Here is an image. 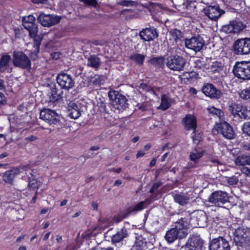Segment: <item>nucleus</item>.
Instances as JSON below:
<instances>
[{"mask_svg": "<svg viewBox=\"0 0 250 250\" xmlns=\"http://www.w3.org/2000/svg\"><path fill=\"white\" fill-rule=\"evenodd\" d=\"M108 96L110 100L112 101L113 105L115 108L119 110H122L127 107L126 98L125 96L119 94L118 91H109Z\"/></svg>", "mask_w": 250, "mask_h": 250, "instance_id": "4", "label": "nucleus"}, {"mask_svg": "<svg viewBox=\"0 0 250 250\" xmlns=\"http://www.w3.org/2000/svg\"><path fill=\"white\" fill-rule=\"evenodd\" d=\"M233 51L235 54L237 55H244V48H233Z\"/></svg>", "mask_w": 250, "mask_h": 250, "instance_id": "52", "label": "nucleus"}, {"mask_svg": "<svg viewBox=\"0 0 250 250\" xmlns=\"http://www.w3.org/2000/svg\"><path fill=\"white\" fill-rule=\"evenodd\" d=\"M61 19L59 16L45 14L43 12L40 13L37 17V21L42 26L49 27L58 23Z\"/></svg>", "mask_w": 250, "mask_h": 250, "instance_id": "5", "label": "nucleus"}, {"mask_svg": "<svg viewBox=\"0 0 250 250\" xmlns=\"http://www.w3.org/2000/svg\"><path fill=\"white\" fill-rule=\"evenodd\" d=\"M243 130L244 133L250 136V122L246 123L244 125Z\"/></svg>", "mask_w": 250, "mask_h": 250, "instance_id": "50", "label": "nucleus"}, {"mask_svg": "<svg viewBox=\"0 0 250 250\" xmlns=\"http://www.w3.org/2000/svg\"><path fill=\"white\" fill-rule=\"evenodd\" d=\"M56 240L57 242L61 243L62 241V237L60 235H57Z\"/></svg>", "mask_w": 250, "mask_h": 250, "instance_id": "64", "label": "nucleus"}, {"mask_svg": "<svg viewBox=\"0 0 250 250\" xmlns=\"http://www.w3.org/2000/svg\"><path fill=\"white\" fill-rule=\"evenodd\" d=\"M13 62L15 66L24 69L31 67V62L28 57L21 52H15Z\"/></svg>", "mask_w": 250, "mask_h": 250, "instance_id": "7", "label": "nucleus"}, {"mask_svg": "<svg viewBox=\"0 0 250 250\" xmlns=\"http://www.w3.org/2000/svg\"><path fill=\"white\" fill-rule=\"evenodd\" d=\"M151 62L152 63L160 66L163 64L164 60L163 58H155L152 59Z\"/></svg>", "mask_w": 250, "mask_h": 250, "instance_id": "48", "label": "nucleus"}, {"mask_svg": "<svg viewBox=\"0 0 250 250\" xmlns=\"http://www.w3.org/2000/svg\"><path fill=\"white\" fill-rule=\"evenodd\" d=\"M172 100L166 95H163L161 98V104L159 107L163 110H167L170 106Z\"/></svg>", "mask_w": 250, "mask_h": 250, "instance_id": "36", "label": "nucleus"}, {"mask_svg": "<svg viewBox=\"0 0 250 250\" xmlns=\"http://www.w3.org/2000/svg\"><path fill=\"white\" fill-rule=\"evenodd\" d=\"M28 177V187L31 190H36L40 186L41 183L35 179L34 175V171L31 169L29 165L25 166L24 171Z\"/></svg>", "mask_w": 250, "mask_h": 250, "instance_id": "17", "label": "nucleus"}, {"mask_svg": "<svg viewBox=\"0 0 250 250\" xmlns=\"http://www.w3.org/2000/svg\"><path fill=\"white\" fill-rule=\"evenodd\" d=\"M146 248V240L141 235L136 237L131 250H145Z\"/></svg>", "mask_w": 250, "mask_h": 250, "instance_id": "27", "label": "nucleus"}, {"mask_svg": "<svg viewBox=\"0 0 250 250\" xmlns=\"http://www.w3.org/2000/svg\"><path fill=\"white\" fill-rule=\"evenodd\" d=\"M233 47H250V38H245L237 40Z\"/></svg>", "mask_w": 250, "mask_h": 250, "instance_id": "38", "label": "nucleus"}, {"mask_svg": "<svg viewBox=\"0 0 250 250\" xmlns=\"http://www.w3.org/2000/svg\"><path fill=\"white\" fill-rule=\"evenodd\" d=\"M156 159H155V158L153 159L150 162L149 166L150 167H152L154 166L156 164Z\"/></svg>", "mask_w": 250, "mask_h": 250, "instance_id": "59", "label": "nucleus"}, {"mask_svg": "<svg viewBox=\"0 0 250 250\" xmlns=\"http://www.w3.org/2000/svg\"><path fill=\"white\" fill-rule=\"evenodd\" d=\"M138 87H139L140 89H142L143 90L150 92V93H152L153 95L156 94L155 91L153 88L150 87V86H148L145 83H140V85L138 86Z\"/></svg>", "mask_w": 250, "mask_h": 250, "instance_id": "43", "label": "nucleus"}, {"mask_svg": "<svg viewBox=\"0 0 250 250\" xmlns=\"http://www.w3.org/2000/svg\"><path fill=\"white\" fill-rule=\"evenodd\" d=\"M205 14L210 19L216 20L225 12L218 6H209L204 9Z\"/></svg>", "mask_w": 250, "mask_h": 250, "instance_id": "18", "label": "nucleus"}, {"mask_svg": "<svg viewBox=\"0 0 250 250\" xmlns=\"http://www.w3.org/2000/svg\"><path fill=\"white\" fill-rule=\"evenodd\" d=\"M214 129L229 139H232L234 137V132L232 127L226 122L216 124L214 126Z\"/></svg>", "mask_w": 250, "mask_h": 250, "instance_id": "11", "label": "nucleus"}, {"mask_svg": "<svg viewBox=\"0 0 250 250\" xmlns=\"http://www.w3.org/2000/svg\"><path fill=\"white\" fill-rule=\"evenodd\" d=\"M227 183L230 185H234L237 184L239 179L235 176H233L227 178Z\"/></svg>", "mask_w": 250, "mask_h": 250, "instance_id": "47", "label": "nucleus"}, {"mask_svg": "<svg viewBox=\"0 0 250 250\" xmlns=\"http://www.w3.org/2000/svg\"><path fill=\"white\" fill-rule=\"evenodd\" d=\"M61 53L58 52H56L54 53H53L51 54L52 58L54 60H57L60 58V56L61 55Z\"/></svg>", "mask_w": 250, "mask_h": 250, "instance_id": "55", "label": "nucleus"}, {"mask_svg": "<svg viewBox=\"0 0 250 250\" xmlns=\"http://www.w3.org/2000/svg\"><path fill=\"white\" fill-rule=\"evenodd\" d=\"M81 2L84 3L87 5L95 7L97 5L96 0H79Z\"/></svg>", "mask_w": 250, "mask_h": 250, "instance_id": "49", "label": "nucleus"}, {"mask_svg": "<svg viewBox=\"0 0 250 250\" xmlns=\"http://www.w3.org/2000/svg\"><path fill=\"white\" fill-rule=\"evenodd\" d=\"M132 58L140 64H142L144 60V56L141 54L134 55L132 56Z\"/></svg>", "mask_w": 250, "mask_h": 250, "instance_id": "46", "label": "nucleus"}, {"mask_svg": "<svg viewBox=\"0 0 250 250\" xmlns=\"http://www.w3.org/2000/svg\"><path fill=\"white\" fill-rule=\"evenodd\" d=\"M11 60L9 55H4L1 58V68L2 66H7Z\"/></svg>", "mask_w": 250, "mask_h": 250, "instance_id": "44", "label": "nucleus"}, {"mask_svg": "<svg viewBox=\"0 0 250 250\" xmlns=\"http://www.w3.org/2000/svg\"><path fill=\"white\" fill-rule=\"evenodd\" d=\"M169 40L171 43V45H175L179 41H180L182 37L181 32L176 29H173L169 31Z\"/></svg>", "mask_w": 250, "mask_h": 250, "instance_id": "29", "label": "nucleus"}, {"mask_svg": "<svg viewBox=\"0 0 250 250\" xmlns=\"http://www.w3.org/2000/svg\"><path fill=\"white\" fill-rule=\"evenodd\" d=\"M189 92L192 95H196L197 92L196 89L193 87H191L190 88Z\"/></svg>", "mask_w": 250, "mask_h": 250, "instance_id": "58", "label": "nucleus"}, {"mask_svg": "<svg viewBox=\"0 0 250 250\" xmlns=\"http://www.w3.org/2000/svg\"><path fill=\"white\" fill-rule=\"evenodd\" d=\"M185 44L186 47H203L205 45V41L200 36L192 37L191 38L186 39Z\"/></svg>", "mask_w": 250, "mask_h": 250, "instance_id": "25", "label": "nucleus"}, {"mask_svg": "<svg viewBox=\"0 0 250 250\" xmlns=\"http://www.w3.org/2000/svg\"><path fill=\"white\" fill-rule=\"evenodd\" d=\"M221 64L217 61L212 62L211 59L208 60L206 63H202L200 61L197 62L196 67L205 70H210L212 72L219 71L221 67Z\"/></svg>", "mask_w": 250, "mask_h": 250, "instance_id": "16", "label": "nucleus"}, {"mask_svg": "<svg viewBox=\"0 0 250 250\" xmlns=\"http://www.w3.org/2000/svg\"><path fill=\"white\" fill-rule=\"evenodd\" d=\"M246 27V25L241 21H232L222 26V31L226 33H236L242 31Z\"/></svg>", "mask_w": 250, "mask_h": 250, "instance_id": "14", "label": "nucleus"}, {"mask_svg": "<svg viewBox=\"0 0 250 250\" xmlns=\"http://www.w3.org/2000/svg\"><path fill=\"white\" fill-rule=\"evenodd\" d=\"M239 95L241 98L250 101V89L242 90Z\"/></svg>", "mask_w": 250, "mask_h": 250, "instance_id": "42", "label": "nucleus"}, {"mask_svg": "<svg viewBox=\"0 0 250 250\" xmlns=\"http://www.w3.org/2000/svg\"><path fill=\"white\" fill-rule=\"evenodd\" d=\"M229 242L222 237L213 239L209 245L210 250H230Z\"/></svg>", "mask_w": 250, "mask_h": 250, "instance_id": "13", "label": "nucleus"}, {"mask_svg": "<svg viewBox=\"0 0 250 250\" xmlns=\"http://www.w3.org/2000/svg\"><path fill=\"white\" fill-rule=\"evenodd\" d=\"M233 239L237 245L245 243L250 247V230L247 227H241L233 232Z\"/></svg>", "mask_w": 250, "mask_h": 250, "instance_id": "2", "label": "nucleus"}, {"mask_svg": "<svg viewBox=\"0 0 250 250\" xmlns=\"http://www.w3.org/2000/svg\"><path fill=\"white\" fill-rule=\"evenodd\" d=\"M36 19L32 15L25 16L22 18V25L24 28H28L31 24L35 23Z\"/></svg>", "mask_w": 250, "mask_h": 250, "instance_id": "40", "label": "nucleus"}, {"mask_svg": "<svg viewBox=\"0 0 250 250\" xmlns=\"http://www.w3.org/2000/svg\"><path fill=\"white\" fill-rule=\"evenodd\" d=\"M101 64L100 59L95 55L91 56L87 61V65L95 69H97Z\"/></svg>", "mask_w": 250, "mask_h": 250, "instance_id": "34", "label": "nucleus"}, {"mask_svg": "<svg viewBox=\"0 0 250 250\" xmlns=\"http://www.w3.org/2000/svg\"><path fill=\"white\" fill-rule=\"evenodd\" d=\"M173 199L175 202L181 206L187 204L189 201V198L185 194H175L173 195Z\"/></svg>", "mask_w": 250, "mask_h": 250, "instance_id": "33", "label": "nucleus"}, {"mask_svg": "<svg viewBox=\"0 0 250 250\" xmlns=\"http://www.w3.org/2000/svg\"><path fill=\"white\" fill-rule=\"evenodd\" d=\"M122 183V182L121 180H117L114 184V185L115 186H120V185H121Z\"/></svg>", "mask_w": 250, "mask_h": 250, "instance_id": "61", "label": "nucleus"}, {"mask_svg": "<svg viewBox=\"0 0 250 250\" xmlns=\"http://www.w3.org/2000/svg\"><path fill=\"white\" fill-rule=\"evenodd\" d=\"M105 79V78L104 76L95 75L91 78L90 83L95 85H101L104 83Z\"/></svg>", "mask_w": 250, "mask_h": 250, "instance_id": "41", "label": "nucleus"}, {"mask_svg": "<svg viewBox=\"0 0 250 250\" xmlns=\"http://www.w3.org/2000/svg\"><path fill=\"white\" fill-rule=\"evenodd\" d=\"M233 74L241 79H250V62H237L233 69Z\"/></svg>", "mask_w": 250, "mask_h": 250, "instance_id": "3", "label": "nucleus"}, {"mask_svg": "<svg viewBox=\"0 0 250 250\" xmlns=\"http://www.w3.org/2000/svg\"><path fill=\"white\" fill-rule=\"evenodd\" d=\"M203 153L204 151L201 149H193L190 153V159L196 163L203 156Z\"/></svg>", "mask_w": 250, "mask_h": 250, "instance_id": "35", "label": "nucleus"}, {"mask_svg": "<svg viewBox=\"0 0 250 250\" xmlns=\"http://www.w3.org/2000/svg\"><path fill=\"white\" fill-rule=\"evenodd\" d=\"M40 118L49 125L56 124L60 121V118L59 114L55 111L47 108L43 109L41 111Z\"/></svg>", "mask_w": 250, "mask_h": 250, "instance_id": "9", "label": "nucleus"}, {"mask_svg": "<svg viewBox=\"0 0 250 250\" xmlns=\"http://www.w3.org/2000/svg\"><path fill=\"white\" fill-rule=\"evenodd\" d=\"M242 172L245 174L247 176L250 173V169L247 167H243L241 169Z\"/></svg>", "mask_w": 250, "mask_h": 250, "instance_id": "54", "label": "nucleus"}, {"mask_svg": "<svg viewBox=\"0 0 250 250\" xmlns=\"http://www.w3.org/2000/svg\"><path fill=\"white\" fill-rule=\"evenodd\" d=\"M207 110L213 116H216L219 119H222L224 116L223 112L220 109L217 108L213 106H208Z\"/></svg>", "mask_w": 250, "mask_h": 250, "instance_id": "39", "label": "nucleus"}, {"mask_svg": "<svg viewBox=\"0 0 250 250\" xmlns=\"http://www.w3.org/2000/svg\"><path fill=\"white\" fill-rule=\"evenodd\" d=\"M209 201L215 206L222 207L229 201V197L226 192L216 191L211 194L209 198Z\"/></svg>", "mask_w": 250, "mask_h": 250, "instance_id": "10", "label": "nucleus"}, {"mask_svg": "<svg viewBox=\"0 0 250 250\" xmlns=\"http://www.w3.org/2000/svg\"><path fill=\"white\" fill-rule=\"evenodd\" d=\"M39 51H38V48H35V49L33 51H31V54H30V57H31L32 59H33V60H35L36 59V57L37 56V54L38 53Z\"/></svg>", "mask_w": 250, "mask_h": 250, "instance_id": "53", "label": "nucleus"}, {"mask_svg": "<svg viewBox=\"0 0 250 250\" xmlns=\"http://www.w3.org/2000/svg\"><path fill=\"white\" fill-rule=\"evenodd\" d=\"M146 201H141L135 205L130 206L127 210L128 214H135L144 209Z\"/></svg>", "mask_w": 250, "mask_h": 250, "instance_id": "31", "label": "nucleus"}, {"mask_svg": "<svg viewBox=\"0 0 250 250\" xmlns=\"http://www.w3.org/2000/svg\"><path fill=\"white\" fill-rule=\"evenodd\" d=\"M161 185L162 183L160 182L154 184L150 190V193H153L155 192Z\"/></svg>", "mask_w": 250, "mask_h": 250, "instance_id": "51", "label": "nucleus"}, {"mask_svg": "<svg viewBox=\"0 0 250 250\" xmlns=\"http://www.w3.org/2000/svg\"><path fill=\"white\" fill-rule=\"evenodd\" d=\"M32 2L35 4H41L43 7L46 8L50 7V4L48 0H31Z\"/></svg>", "mask_w": 250, "mask_h": 250, "instance_id": "45", "label": "nucleus"}, {"mask_svg": "<svg viewBox=\"0 0 250 250\" xmlns=\"http://www.w3.org/2000/svg\"><path fill=\"white\" fill-rule=\"evenodd\" d=\"M128 235V230L126 228H122L117 233L114 234L112 237V242L116 244L122 241L125 238L127 237Z\"/></svg>", "mask_w": 250, "mask_h": 250, "instance_id": "28", "label": "nucleus"}, {"mask_svg": "<svg viewBox=\"0 0 250 250\" xmlns=\"http://www.w3.org/2000/svg\"><path fill=\"white\" fill-rule=\"evenodd\" d=\"M185 128L187 130H192L195 132L197 126V121L195 116L193 114H188L183 119Z\"/></svg>", "mask_w": 250, "mask_h": 250, "instance_id": "23", "label": "nucleus"}, {"mask_svg": "<svg viewBox=\"0 0 250 250\" xmlns=\"http://www.w3.org/2000/svg\"><path fill=\"white\" fill-rule=\"evenodd\" d=\"M203 241L199 236H193L188 238L185 246V250H202Z\"/></svg>", "mask_w": 250, "mask_h": 250, "instance_id": "15", "label": "nucleus"}, {"mask_svg": "<svg viewBox=\"0 0 250 250\" xmlns=\"http://www.w3.org/2000/svg\"><path fill=\"white\" fill-rule=\"evenodd\" d=\"M62 92L54 87L51 89L50 92L48 94L50 102H54L62 98Z\"/></svg>", "mask_w": 250, "mask_h": 250, "instance_id": "32", "label": "nucleus"}, {"mask_svg": "<svg viewBox=\"0 0 250 250\" xmlns=\"http://www.w3.org/2000/svg\"><path fill=\"white\" fill-rule=\"evenodd\" d=\"M145 153L144 151L140 150L136 154V158H138L139 157H142L145 155Z\"/></svg>", "mask_w": 250, "mask_h": 250, "instance_id": "56", "label": "nucleus"}, {"mask_svg": "<svg viewBox=\"0 0 250 250\" xmlns=\"http://www.w3.org/2000/svg\"><path fill=\"white\" fill-rule=\"evenodd\" d=\"M26 29L29 34L31 38L34 39L35 45L36 47H39L41 45V42L42 40V38L41 35H38V27L36 23L31 24L29 26L28 28H24Z\"/></svg>", "mask_w": 250, "mask_h": 250, "instance_id": "20", "label": "nucleus"}, {"mask_svg": "<svg viewBox=\"0 0 250 250\" xmlns=\"http://www.w3.org/2000/svg\"><path fill=\"white\" fill-rule=\"evenodd\" d=\"M188 225L182 219L176 223L175 227L167 230L165 238L168 243L171 244L177 239H181L186 237L188 234Z\"/></svg>", "mask_w": 250, "mask_h": 250, "instance_id": "1", "label": "nucleus"}, {"mask_svg": "<svg viewBox=\"0 0 250 250\" xmlns=\"http://www.w3.org/2000/svg\"><path fill=\"white\" fill-rule=\"evenodd\" d=\"M186 64L185 60L178 55L169 57L167 59V66L171 70L181 71L183 70Z\"/></svg>", "mask_w": 250, "mask_h": 250, "instance_id": "8", "label": "nucleus"}, {"mask_svg": "<svg viewBox=\"0 0 250 250\" xmlns=\"http://www.w3.org/2000/svg\"><path fill=\"white\" fill-rule=\"evenodd\" d=\"M250 53V48H244V55H248Z\"/></svg>", "mask_w": 250, "mask_h": 250, "instance_id": "63", "label": "nucleus"}, {"mask_svg": "<svg viewBox=\"0 0 250 250\" xmlns=\"http://www.w3.org/2000/svg\"><path fill=\"white\" fill-rule=\"evenodd\" d=\"M192 217L196 218L197 225L199 227H204V226L206 225L207 216L204 212L199 211L197 212H194V215L192 216Z\"/></svg>", "mask_w": 250, "mask_h": 250, "instance_id": "30", "label": "nucleus"}, {"mask_svg": "<svg viewBox=\"0 0 250 250\" xmlns=\"http://www.w3.org/2000/svg\"><path fill=\"white\" fill-rule=\"evenodd\" d=\"M57 83L62 88L69 89L73 87L75 82L70 75L65 73L59 74L57 78Z\"/></svg>", "mask_w": 250, "mask_h": 250, "instance_id": "12", "label": "nucleus"}, {"mask_svg": "<svg viewBox=\"0 0 250 250\" xmlns=\"http://www.w3.org/2000/svg\"><path fill=\"white\" fill-rule=\"evenodd\" d=\"M68 111L70 117L74 119L78 118L81 115L80 106L74 102H70L69 103Z\"/></svg>", "mask_w": 250, "mask_h": 250, "instance_id": "26", "label": "nucleus"}, {"mask_svg": "<svg viewBox=\"0 0 250 250\" xmlns=\"http://www.w3.org/2000/svg\"><path fill=\"white\" fill-rule=\"evenodd\" d=\"M132 1H131L124 0L121 2V4L124 6H128L130 5Z\"/></svg>", "mask_w": 250, "mask_h": 250, "instance_id": "57", "label": "nucleus"}, {"mask_svg": "<svg viewBox=\"0 0 250 250\" xmlns=\"http://www.w3.org/2000/svg\"><path fill=\"white\" fill-rule=\"evenodd\" d=\"M93 44L94 45H96V46L103 45H104V44L102 43L101 42L97 41H94L93 42Z\"/></svg>", "mask_w": 250, "mask_h": 250, "instance_id": "62", "label": "nucleus"}, {"mask_svg": "<svg viewBox=\"0 0 250 250\" xmlns=\"http://www.w3.org/2000/svg\"><path fill=\"white\" fill-rule=\"evenodd\" d=\"M125 217V216L122 214H118L111 218L101 219L100 220L101 228L104 229L112 226L115 223H118L122 221Z\"/></svg>", "mask_w": 250, "mask_h": 250, "instance_id": "24", "label": "nucleus"}, {"mask_svg": "<svg viewBox=\"0 0 250 250\" xmlns=\"http://www.w3.org/2000/svg\"><path fill=\"white\" fill-rule=\"evenodd\" d=\"M202 90L207 96L210 98L218 99L222 95V93L220 90L217 89L213 85L210 83L205 84Z\"/></svg>", "mask_w": 250, "mask_h": 250, "instance_id": "19", "label": "nucleus"}, {"mask_svg": "<svg viewBox=\"0 0 250 250\" xmlns=\"http://www.w3.org/2000/svg\"><path fill=\"white\" fill-rule=\"evenodd\" d=\"M24 169L25 166L6 171L3 176V181L7 183H11L16 176L24 172Z\"/></svg>", "mask_w": 250, "mask_h": 250, "instance_id": "22", "label": "nucleus"}, {"mask_svg": "<svg viewBox=\"0 0 250 250\" xmlns=\"http://www.w3.org/2000/svg\"><path fill=\"white\" fill-rule=\"evenodd\" d=\"M50 233H51V232H47V233L44 235V237H43V240H45H45H47L49 238V236H50Z\"/></svg>", "mask_w": 250, "mask_h": 250, "instance_id": "60", "label": "nucleus"}, {"mask_svg": "<svg viewBox=\"0 0 250 250\" xmlns=\"http://www.w3.org/2000/svg\"><path fill=\"white\" fill-rule=\"evenodd\" d=\"M235 163L237 166L250 165V156L240 155L236 158Z\"/></svg>", "mask_w": 250, "mask_h": 250, "instance_id": "37", "label": "nucleus"}, {"mask_svg": "<svg viewBox=\"0 0 250 250\" xmlns=\"http://www.w3.org/2000/svg\"><path fill=\"white\" fill-rule=\"evenodd\" d=\"M140 37L145 41L149 42L158 36V33L154 28H146L140 32Z\"/></svg>", "mask_w": 250, "mask_h": 250, "instance_id": "21", "label": "nucleus"}, {"mask_svg": "<svg viewBox=\"0 0 250 250\" xmlns=\"http://www.w3.org/2000/svg\"><path fill=\"white\" fill-rule=\"evenodd\" d=\"M229 110L235 117L250 118V107L233 104L229 106Z\"/></svg>", "mask_w": 250, "mask_h": 250, "instance_id": "6", "label": "nucleus"}]
</instances>
